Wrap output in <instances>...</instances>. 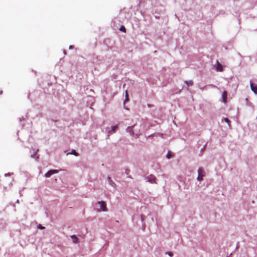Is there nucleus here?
<instances>
[{
  "label": "nucleus",
  "mask_w": 257,
  "mask_h": 257,
  "mask_svg": "<svg viewBox=\"0 0 257 257\" xmlns=\"http://www.w3.org/2000/svg\"><path fill=\"white\" fill-rule=\"evenodd\" d=\"M97 204L100 206V209H98V211H107V207L106 203L103 201H98L97 202Z\"/></svg>",
  "instance_id": "1"
},
{
  "label": "nucleus",
  "mask_w": 257,
  "mask_h": 257,
  "mask_svg": "<svg viewBox=\"0 0 257 257\" xmlns=\"http://www.w3.org/2000/svg\"><path fill=\"white\" fill-rule=\"evenodd\" d=\"M58 172V171L57 170H51L47 172L45 175V176L47 178L50 177L51 175L56 174Z\"/></svg>",
  "instance_id": "2"
},
{
  "label": "nucleus",
  "mask_w": 257,
  "mask_h": 257,
  "mask_svg": "<svg viewBox=\"0 0 257 257\" xmlns=\"http://www.w3.org/2000/svg\"><path fill=\"white\" fill-rule=\"evenodd\" d=\"M203 170L201 168H199L198 170V177H197V180L198 181H201L202 180V178L204 176L203 174Z\"/></svg>",
  "instance_id": "3"
},
{
  "label": "nucleus",
  "mask_w": 257,
  "mask_h": 257,
  "mask_svg": "<svg viewBox=\"0 0 257 257\" xmlns=\"http://www.w3.org/2000/svg\"><path fill=\"white\" fill-rule=\"evenodd\" d=\"M147 180L151 183H156V178L154 175H150L147 178Z\"/></svg>",
  "instance_id": "4"
},
{
  "label": "nucleus",
  "mask_w": 257,
  "mask_h": 257,
  "mask_svg": "<svg viewBox=\"0 0 257 257\" xmlns=\"http://www.w3.org/2000/svg\"><path fill=\"white\" fill-rule=\"evenodd\" d=\"M216 70L217 71H222V70H223V68H222L221 64H220L218 61H217Z\"/></svg>",
  "instance_id": "5"
},
{
  "label": "nucleus",
  "mask_w": 257,
  "mask_h": 257,
  "mask_svg": "<svg viewBox=\"0 0 257 257\" xmlns=\"http://www.w3.org/2000/svg\"><path fill=\"white\" fill-rule=\"evenodd\" d=\"M250 88L254 93L257 94V86H254L252 83L250 82Z\"/></svg>",
  "instance_id": "6"
},
{
  "label": "nucleus",
  "mask_w": 257,
  "mask_h": 257,
  "mask_svg": "<svg viewBox=\"0 0 257 257\" xmlns=\"http://www.w3.org/2000/svg\"><path fill=\"white\" fill-rule=\"evenodd\" d=\"M222 96L223 101L224 103H226V101H227V92L225 91H224L222 92Z\"/></svg>",
  "instance_id": "7"
},
{
  "label": "nucleus",
  "mask_w": 257,
  "mask_h": 257,
  "mask_svg": "<svg viewBox=\"0 0 257 257\" xmlns=\"http://www.w3.org/2000/svg\"><path fill=\"white\" fill-rule=\"evenodd\" d=\"M71 238L72 239L73 242L75 243H77L78 241V239L75 235H72L71 236Z\"/></svg>",
  "instance_id": "8"
},
{
  "label": "nucleus",
  "mask_w": 257,
  "mask_h": 257,
  "mask_svg": "<svg viewBox=\"0 0 257 257\" xmlns=\"http://www.w3.org/2000/svg\"><path fill=\"white\" fill-rule=\"evenodd\" d=\"M185 83L187 84V85L188 86H192L193 84V82L192 81L189 80V81H186Z\"/></svg>",
  "instance_id": "9"
},
{
  "label": "nucleus",
  "mask_w": 257,
  "mask_h": 257,
  "mask_svg": "<svg viewBox=\"0 0 257 257\" xmlns=\"http://www.w3.org/2000/svg\"><path fill=\"white\" fill-rule=\"evenodd\" d=\"M224 121L227 123L229 128H231L230 121L227 118H224Z\"/></svg>",
  "instance_id": "10"
},
{
  "label": "nucleus",
  "mask_w": 257,
  "mask_h": 257,
  "mask_svg": "<svg viewBox=\"0 0 257 257\" xmlns=\"http://www.w3.org/2000/svg\"><path fill=\"white\" fill-rule=\"evenodd\" d=\"M69 154H72L76 156H78V154L74 150H72L71 152L69 153Z\"/></svg>",
  "instance_id": "11"
},
{
  "label": "nucleus",
  "mask_w": 257,
  "mask_h": 257,
  "mask_svg": "<svg viewBox=\"0 0 257 257\" xmlns=\"http://www.w3.org/2000/svg\"><path fill=\"white\" fill-rule=\"evenodd\" d=\"M117 125H114V126H112L111 127V130L113 132H115L116 131V130L117 129Z\"/></svg>",
  "instance_id": "12"
},
{
  "label": "nucleus",
  "mask_w": 257,
  "mask_h": 257,
  "mask_svg": "<svg viewBox=\"0 0 257 257\" xmlns=\"http://www.w3.org/2000/svg\"><path fill=\"white\" fill-rule=\"evenodd\" d=\"M107 179L111 185L113 186V185L115 184L111 180L110 177H108Z\"/></svg>",
  "instance_id": "13"
},
{
  "label": "nucleus",
  "mask_w": 257,
  "mask_h": 257,
  "mask_svg": "<svg viewBox=\"0 0 257 257\" xmlns=\"http://www.w3.org/2000/svg\"><path fill=\"white\" fill-rule=\"evenodd\" d=\"M127 131L128 132H129L130 134H134V133L132 132V127H130V126L128 127L127 128Z\"/></svg>",
  "instance_id": "14"
},
{
  "label": "nucleus",
  "mask_w": 257,
  "mask_h": 257,
  "mask_svg": "<svg viewBox=\"0 0 257 257\" xmlns=\"http://www.w3.org/2000/svg\"><path fill=\"white\" fill-rule=\"evenodd\" d=\"M119 30H120V31H121L122 32H125V28L123 26H121Z\"/></svg>",
  "instance_id": "15"
},
{
  "label": "nucleus",
  "mask_w": 257,
  "mask_h": 257,
  "mask_svg": "<svg viewBox=\"0 0 257 257\" xmlns=\"http://www.w3.org/2000/svg\"><path fill=\"white\" fill-rule=\"evenodd\" d=\"M128 100V94L127 93V91L125 90V101H127Z\"/></svg>",
  "instance_id": "16"
},
{
  "label": "nucleus",
  "mask_w": 257,
  "mask_h": 257,
  "mask_svg": "<svg viewBox=\"0 0 257 257\" xmlns=\"http://www.w3.org/2000/svg\"><path fill=\"white\" fill-rule=\"evenodd\" d=\"M38 228H39V229H43L45 228V227L44 226H42L41 224H39L38 226Z\"/></svg>",
  "instance_id": "17"
},
{
  "label": "nucleus",
  "mask_w": 257,
  "mask_h": 257,
  "mask_svg": "<svg viewBox=\"0 0 257 257\" xmlns=\"http://www.w3.org/2000/svg\"><path fill=\"white\" fill-rule=\"evenodd\" d=\"M171 153H170V152H169V153L167 154V158L168 159H170V157H171Z\"/></svg>",
  "instance_id": "18"
},
{
  "label": "nucleus",
  "mask_w": 257,
  "mask_h": 257,
  "mask_svg": "<svg viewBox=\"0 0 257 257\" xmlns=\"http://www.w3.org/2000/svg\"><path fill=\"white\" fill-rule=\"evenodd\" d=\"M173 253L171 252H168V255L170 256H173Z\"/></svg>",
  "instance_id": "19"
},
{
  "label": "nucleus",
  "mask_w": 257,
  "mask_h": 257,
  "mask_svg": "<svg viewBox=\"0 0 257 257\" xmlns=\"http://www.w3.org/2000/svg\"><path fill=\"white\" fill-rule=\"evenodd\" d=\"M3 94V91L2 90H0V94Z\"/></svg>",
  "instance_id": "20"
},
{
  "label": "nucleus",
  "mask_w": 257,
  "mask_h": 257,
  "mask_svg": "<svg viewBox=\"0 0 257 257\" xmlns=\"http://www.w3.org/2000/svg\"><path fill=\"white\" fill-rule=\"evenodd\" d=\"M107 133H108V136H109L110 134V131H108Z\"/></svg>",
  "instance_id": "21"
},
{
  "label": "nucleus",
  "mask_w": 257,
  "mask_h": 257,
  "mask_svg": "<svg viewBox=\"0 0 257 257\" xmlns=\"http://www.w3.org/2000/svg\"><path fill=\"white\" fill-rule=\"evenodd\" d=\"M72 48V46L70 45V46H69V48H70V49H71Z\"/></svg>",
  "instance_id": "22"
}]
</instances>
